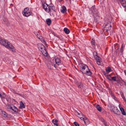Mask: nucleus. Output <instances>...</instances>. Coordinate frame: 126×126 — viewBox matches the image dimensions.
<instances>
[{
  "mask_svg": "<svg viewBox=\"0 0 126 126\" xmlns=\"http://www.w3.org/2000/svg\"><path fill=\"white\" fill-rule=\"evenodd\" d=\"M0 43L8 49H10L13 52H15V49L14 47L10 42L0 38Z\"/></svg>",
  "mask_w": 126,
  "mask_h": 126,
  "instance_id": "obj_1",
  "label": "nucleus"
},
{
  "mask_svg": "<svg viewBox=\"0 0 126 126\" xmlns=\"http://www.w3.org/2000/svg\"><path fill=\"white\" fill-rule=\"evenodd\" d=\"M80 69L83 73L86 74L88 76H90L91 74V71L87 66L85 65L83 66L80 67Z\"/></svg>",
  "mask_w": 126,
  "mask_h": 126,
  "instance_id": "obj_2",
  "label": "nucleus"
},
{
  "mask_svg": "<svg viewBox=\"0 0 126 126\" xmlns=\"http://www.w3.org/2000/svg\"><path fill=\"white\" fill-rule=\"evenodd\" d=\"M112 24V23L110 22L106 24L104 28V31L108 32V31L110 30L111 29Z\"/></svg>",
  "mask_w": 126,
  "mask_h": 126,
  "instance_id": "obj_3",
  "label": "nucleus"
},
{
  "mask_svg": "<svg viewBox=\"0 0 126 126\" xmlns=\"http://www.w3.org/2000/svg\"><path fill=\"white\" fill-rule=\"evenodd\" d=\"M49 5L46 3H44L43 4V7L46 11L49 13V10L48 9Z\"/></svg>",
  "mask_w": 126,
  "mask_h": 126,
  "instance_id": "obj_4",
  "label": "nucleus"
},
{
  "mask_svg": "<svg viewBox=\"0 0 126 126\" xmlns=\"http://www.w3.org/2000/svg\"><path fill=\"white\" fill-rule=\"evenodd\" d=\"M37 47L39 50L41 51L45 49V47L44 46L41 44H38Z\"/></svg>",
  "mask_w": 126,
  "mask_h": 126,
  "instance_id": "obj_5",
  "label": "nucleus"
},
{
  "mask_svg": "<svg viewBox=\"0 0 126 126\" xmlns=\"http://www.w3.org/2000/svg\"><path fill=\"white\" fill-rule=\"evenodd\" d=\"M112 111H113L116 114L119 115L120 113V111L116 107H114V110H112Z\"/></svg>",
  "mask_w": 126,
  "mask_h": 126,
  "instance_id": "obj_6",
  "label": "nucleus"
},
{
  "mask_svg": "<svg viewBox=\"0 0 126 126\" xmlns=\"http://www.w3.org/2000/svg\"><path fill=\"white\" fill-rule=\"evenodd\" d=\"M23 15L26 17H28L31 14V12L29 11L28 12H23L22 13Z\"/></svg>",
  "mask_w": 126,
  "mask_h": 126,
  "instance_id": "obj_7",
  "label": "nucleus"
},
{
  "mask_svg": "<svg viewBox=\"0 0 126 126\" xmlns=\"http://www.w3.org/2000/svg\"><path fill=\"white\" fill-rule=\"evenodd\" d=\"M56 64L58 65H60L61 63L60 59L59 58H57L55 60Z\"/></svg>",
  "mask_w": 126,
  "mask_h": 126,
  "instance_id": "obj_8",
  "label": "nucleus"
},
{
  "mask_svg": "<svg viewBox=\"0 0 126 126\" xmlns=\"http://www.w3.org/2000/svg\"><path fill=\"white\" fill-rule=\"evenodd\" d=\"M95 59L97 64L98 65H100V58L98 56H97L95 57Z\"/></svg>",
  "mask_w": 126,
  "mask_h": 126,
  "instance_id": "obj_9",
  "label": "nucleus"
},
{
  "mask_svg": "<svg viewBox=\"0 0 126 126\" xmlns=\"http://www.w3.org/2000/svg\"><path fill=\"white\" fill-rule=\"evenodd\" d=\"M76 113H77L76 114L80 118L81 120H83L84 121L85 119H84L83 117H81V115H82V114L81 112H80V113H79V112H77Z\"/></svg>",
  "mask_w": 126,
  "mask_h": 126,
  "instance_id": "obj_10",
  "label": "nucleus"
},
{
  "mask_svg": "<svg viewBox=\"0 0 126 126\" xmlns=\"http://www.w3.org/2000/svg\"><path fill=\"white\" fill-rule=\"evenodd\" d=\"M52 122L53 124L55 125H56L57 126H58V124L57 123L58 122V120L55 119H54L52 120Z\"/></svg>",
  "mask_w": 126,
  "mask_h": 126,
  "instance_id": "obj_11",
  "label": "nucleus"
},
{
  "mask_svg": "<svg viewBox=\"0 0 126 126\" xmlns=\"http://www.w3.org/2000/svg\"><path fill=\"white\" fill-rule=\"evenodd\" d=\"M120 105L119 104V107L120 110L121 112V113H122V114L124 115H125L126 113L125 112L124 109L122 107H120Z\"/></svg>",
  "mask_w": 126,
  "mask_h": 126,
  "instance_id": "obj_12",
  "label": "nucleus"
},
{
  "mask_svg": "<svg viewBox=\"0 0 126 126\" xmlns=\"http://www.w3.org/2000/svg\"><path fill=\"white\" fill-rule=\"evenodd\" d=\"M25 106L23 103L22 102V101H20V106L19 107V108L21 109H22L24 108H25Z\"/></svg>",
  "mask_w": 126,
  "mask_h": 126,
  "instance_id": "obj_13",
  "label": "nucleus"
},
{
  "mask_svg": "<svg viewBox=\"0 0 126 126\" xmlns=\"http://www.w3.org/2000/svg\"><path fill=\"white\" fill-rule=\"evenodd\" d=\"M62 9L61 10V12L63 13H64L66 11V7L63 6L62 8Z\"/></svg>",
  "mask_w": 126,
  "mask_h": 126,
  "instance_id": "obj_14",
  "label": "nucleus"
},
{
  "mask_svg": "<svg viewBox=\"0 0 126 126\" xmlns=\"http://www.w3.org/2000/svg\"><path fill=\"white\" fill-rule=\"evenodd\" d=\"M121 2V4L124 7H125L126 6V2L125 0H118Z\"/></svg>",
  "mask_w": 126,
  "mask_h": 126,
  "instance_id": "obj_15",
  "label": "nucleus"
},
{
  "mask_svg": "<svg viewBox=\"0 0 126 126\" xmlns=\"http://www.w3.org/2000/svg\"><path fill=\"white\" fill-rule=\"evenodd\" d=\"M41 52L43 55L44 56H47V53L45 49L42 51H41Z\"/></svg>",
  "mask_w": 126,
  "mask_h": 126,
  "instance_id": "obj_16",
  "label": "nucleus"
},
{
  "mask_svg": "<svg viewBox=\"0 0 126 126\" xmlns=\"http://www.w3.org/2000/svg\"><path fill=\"white\" fill-rule=\"evenodd\" d=\"M1 114L4 117H6L7 116V114L5 112L1 110Z\"/></svg>",
  "mask_w": 126,
  "mask_h": 126,
  "instance_id": "obj_17",
  "label": "nucleus"
},
{
  "mask_svg": "<svg viewBox=\"0 0 126 126\" xmlns=\"http://www.w3.org/2000/svg\"><path fill=\"white\" fill-rule=\"evenodd\" d=\"M53 65L52 63L50 62H49L47 64V66L49 68L51 69Z\"/></svg>",
  "mask_w": 126,
  "mask_h": 126,
  "instance_id": "obj_18",
  "label": "nucleus"
},
{
  "mask_svg": "<svg viewBox=\"0 0 126 126\" xmlns=\"http://www.w3.org/2000/svg\"><path fill=\"white\" fill-rule=\"evenodd\" d=\"M11 110L15 112H18V109L15 106L12 107Z\"/></svg>",
  "mask_w": 126,
  "mask_h": 126,
  "instance_id": "obj_19",
  "label": "nucleus"
},
{
  "mask_svg": "<svg viewBox=\"0 0 126 126\" xmlns=\"http://www.w3.org/2000/svg\"><path fill=\"white\" fill-rule=\"evenodd\" d=\"M35 35H36L37 37L39 39H42V36H41L39 32H36L35 33Z\"/></svg>",
  "mask_w": 126,
  "mask_h": 126,
  "instance_id": "obj_20",
  "label": "nucleus"
},
{
  "mask_svg": "<svg viewBox=\"0 0 126 126\" xmlns=\"http://www.w3.org/2000/svg\"><path fill=\"white\" fill-rule=\"evenodd\" d=\"M48 9H50L49 10V12L50 11H52V10H53V11H55V8L54 6H49Z\"/></svg>",
  "mask_w": 126,
  "mask_h": 126,
  "instance_id": "obj_21",
  "label": "nucleus"
},
{
  "mask_svg": "<svg viewBox=\"0 0 126 126\" xmlns=\"http://www.w3.org/2000/svg\"><path fill=\"white\" fill-rule=\"evenodd\" d=\"M46 22L47 24L49 26L51 24V21L50 19H47L46 20Z\"/></svg>",
  "mask_w": 126,
  "mask_h": 126,
  "instance_id": "obj_22",
  "label": "nucleus"
},
{
  "mask_svg": "<svg viewBox=\"0 0 126 126\" xmlns=\"http://www.w3.org/2000/svg\"><path fill=\"white\" fill-rule=\"evenodd\" d=\"M64 31L67 34H68L70 32L69 30L66 28H64Z\"/></svg>",
  "mask_w": 126,
  "mask_h": 126,
  "instance_id": "obj_23",
  "label": "nucleus"
},
{
  "mask_svg": "<svg viewBox=\"0 0 126 126\" xmlns=\"http://www.w3.org/2000/svg\"><path fill=\"white\" fill-rule=\"evenodd\" d=\"M96 108L100 112L101 111V108L100 107L99 105H97L96 106Z\"/></svg>",
  "mask_w": 126,
  "mask_h": 126,
  "instance_id": "obj_24",
  "label": "nucleus"
},
{
  "mask_svg": "<svg viewBox=\"0 0 126 126\" xmlns=\"http://www.w3.org/2000/svg\"><path fill=\"white\" fill-rule=\"evenodd\" d=\"M91 10L92 11V12L94 13H96V10L95 8V7L94 6H92L91 8Z\"/></svg>",
  "mask_w": 126,
  "mask_h": 126,
  "instance_id": "obj_25",
  "label": "nucleus"
},
{
  "mask_svg": "<svg viewBox=\"0 0 126 126\" xmlns=\"http://www.w3.org/2000/svg\"><path fill=\"white\" fill-rule=\"evenodd\" d=\"M78 87L79 88L81 89L83 87V85L80 82L78 83Z\"/></svg>",
  "mask_w": 126,
  "mask_h": 126,
  "instance_id": "obj_26",
  "label": "nucleus"
},
{
  "mask_svg": "<svg viewBox=\"0 0 126 126\" xmlns=\"http://www.w3.org/2000/svg\"><path fill=\"white\" fill-rule=\"evenodd\" d=\"M106 72L108 74L110 72L111 70V69L110 67H108L106 69Z\"/></svg>",
  "mask_w": 126,
  "mask_h": 126,
  "instance_id": "obj_27",
  "label": "nucleus"
},
{
  "mask_svg": "<svg viewBox=\"0 0 126 126\" xmlns=\"http://www.w3.org/2000/svg\"><path fill=\"white\" fill-rule=\"evenodd\" d=\"M84 122L85 124L87 125L89 123V122L88 120L86 118H85V119L84 120Z\"/></svg>",
  "mask_w": 126,
  "mask_h": 126,
  "instance_id": "obj_28",
  "label": "nucleus"
},
{
  "mask_svg": "<svg viewBox=\"0 0 126 126\" xmlns=\"http://www.w3.org/2000/svg\"><path fill=\"white\" fill-rule=\"evenodd\" d=\"M117 77L116 76H114L111 78V81H116Z\"/></svg>",
  "mask_w": 126,
  "mask_h": 126,
  "instance_id": "obj_29",
  "label": "nucleus"
},
{
  "mask_svg": "<svg viewBox=\"0 0 126 126\" xmlns=\"http://www.w3.org/2000/svg\"><path fill=\"white\" fill-rule=\"evenodd\" d=\"M105 76L107 79H109L110 80L111 77H110V75H105Z\"/></svg>",
  "mask_w": 126,
  "mask_h": 126,
  "instance_id": "obj_30",
  "label": "nucleus"
},
{
  "mask_svg": "<svg viewBox=\"0 0 126 126\" xmlns=\"http://www.w3.org/2000/svg\"><path fill=\"white\" fill-rule=\"evenodd\" d=\"M7 108L9 110H11L12 107L10 105H7L6 106Z\"/></svg>",
  "mask_w": 126,
  "mask_h": 126,
  "instance_id": "obj_31",
  "label": "nucleus"
},
{
  "mask_svg": "<svg viewBox=\"0 0 126 126\" xmlns=\"http://www.w3.org/2000/svg\"><path fill=\"white\" fill-rule=\"evenodd\" d=\"M117 82L119 83L120 84L121 83V80L118 78H116V81Z\"/></svg>",
  "mask_w": 126,
  "mask_h": 126,
  "instance_id": "obj_32",
  "label": "nucleus"
},
{
  "mask_svg": "<svg viewBox=\"0 0 126 126\" xmlns=\"http://www.w3.org/2000/svg\"><path fill=\"white\" fill-rule=\"evenodd\" d=\"M91 43L93 45H94V41L93 39H92V40L91 41Z\"/></svg>",
  "mask_w": 126,
  "mask_h": 126,
  "instance_id": "obj_33",
  "label": "nucleus"
},
{
  "mask_svg": "<svg viewBox=\"0 0 126 126\" xmlns=\"http://www.w3.org/2000/svg\"><path fill=\"white\" fill-rule=\"evenodd\" d=\"M8 61H6V62L7 63L10 64L11 63V61L9 59H8Z\"/></svg>",
  "mask_w": 126,
  "mask_h": 126,
  "instance_id": "obj_34",
  "label": "nucleus"
},
{
  "mask_svg": "<svg viewBox=\"0 0 126 126\" xmlns=\"http://www.w3.org/2000/svg\"><path fill=\"white\" fill-rule=\"evenodd\" d=\"M100 120L102 123H103V124H104V123L106 122L105 121L103 118H101L100 119Z\"/></svg>",
  "mask_w": 126,
  "mask_h": 126,
  "instance_id": "obj_35",
  "label": "nucleus"
},
{
  "mask_svg": "<svg viewBox=\"0 0 126 126\" xmlns=\"http://www.w3.org/2000/svg\"><path fill=\"white\" fill-rule=\"evenodd\" d=\"M124 47V46L123 44H122L121 46V47L120 48L121 51V52L123 51V48Z\"/></svg>",
  "mask_w": 126,
  "mask_h": 126,
  "instance_id": "obj_36",
  "label": "nucleus"
},
{
  "mask_svg": "<svg viewBox=\"0 0 126 126\" xmlns=\"http://www.w3.org/2000/svg\"><path fill=\"white\" fill-rule=\"evenodd\" d=\"M74 124L76 126H79V124L76 122H75L74 123Z\"/></svg>",
  "mask_w": 126,
  "mask_h": 126,
  "instance_id": "obj_37",
  "label": "nucleus"
},
{
  "mask_svg": "<svg viewBox=\"0 0 126 126\" xmlns=\"http://www.w3.org/2000/svg\"><path fill=\"white\" fill-rule=\"evenodd\" d=\"M29 10V8L28 7L26 8H25L24 9V12H29L28 11Z\"/></svg>",
  "mask_w": 126,
  "mask_h": 126,
  "instance_id": "obj_38",
  "label": "nucleus"
},
{
  "mask_svg": "<svg viewBox=\"0 0 126 126\" xmlns=\"http://www.w3.org/2000/svg\"><path fill=\"white\" fill-rule=\"evenodd\" d=\"M94 57L97 56V53L96 52H94Z\"/></svg>",
  "mask_w": 126,
  "mask_h": 126,
  "instance_id": "obj_39",
  "label": "nucleus"
},
{
  "mask_svg": "<svg viewBox=\"0 0 126 126\" xmlns=\"http://www.w3.org/2000/svg\"><path fill=\"white\" fill-rule=\"evenodd\" d=\"M5 96V95L4 94H3V95H1V94H0V96L2 98H4Z\"/></svg>",
  "mask_w": 126,
  "mask_h": 126,
  "instance_id": "obj_40",
  "label": "nucleus"
},
{
  "mask_svg": "<svg viewBox=\"0 0 126 126\" xmlns=\"http://www.w3.org/2000/svg\"><path fill=\"white\" fill-rule=\"evenodd\" d=\"M42 42H43V43H44L46 45L47 44L45 41L44 39L42 40Z\"/></svg>",
  "mask_w": 126,
  "mask_h": 126,
  "instance_id": "obj_41",
  "label": "nucleus"
},
{
  "mask_svg": "<svg viewBox=\"0 0 126 126\" xmlns=\"http://www.w3.org/2000/svg\"><path fill=\"white\" fill-rule=\"evenodd\" d=\"M122 97H123L124 96V95L122 93H120Z\"/></svg>",
  "mask_w": 126,
  "mask_h": 126,
  "instance_id": "obj_42",
  "label": "nucleus"
},
{
  "mask_svg": "<svg viewBox=\"0 0 126 126\" xmlns=\"http://www.w3.org/2000/svg\"><path fill=\"white\" fill-rule=\"evenodd\" d=\"M103 124L105 125V126H109L107 125V123L106 122L104 123Z\"/></svg>",
  "mask_w": 126,
  "mask_h": 126,
  "instance_id": "obj_43",
  "label": "nucleus"
},
{
  "mask_svg": "<svg viewBox=\"0 0 126 126\" xmlns=\"http://www.w3.org/2000/svg\"><path fill=\"white\" fill-rule=\"evenodd\" d=\"M123 99L124 100V101H125L126 102V99L124 97V96L123 97H122Z\"/></svg>",
  "mask_w": 126,
  "mask_h": 126,
  "instance_id": "obj_44",
  "label": "nucleus"
},
{
  "mask_svg": "<svg viewBox=\"0 0 126 126\" xmlns=\"http://www.w3.org/2000/svg\"><path fill=\"white\" fill-rule=\"evenodd\" d=\"M103 73H104V75L105 76L106 75H107V73H106L105 72H103Z\"/></svg>",
  "mask_w": 126,
  "mask_h": 126,
  "instance_id": "obj_45",
  "label": "nucleus"
},
{
  "mask_svg": "<svg viewBox=\"0 0 126 126\" xmlns=\"http://www.w3.org/2000/svg\"><path fill=\"white\" fill-rule=\"evenodd\" d=\"M54 66L56 68V65L55 64H54Z\"/></svg>",
  "mask_w": 126,
  "mask_h": 126,
  "instance_id": "obj_46",
  "label": "nucleus"
}]
</instances>
